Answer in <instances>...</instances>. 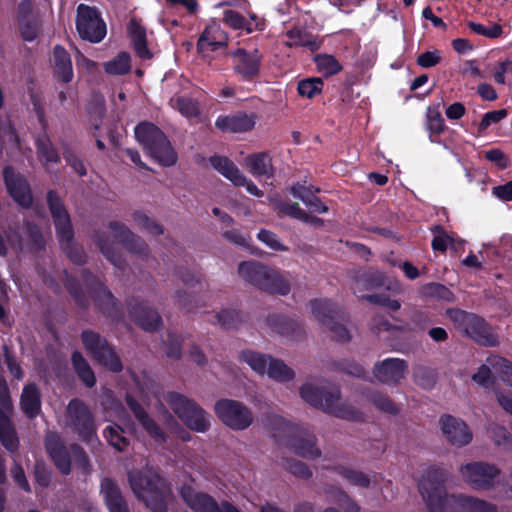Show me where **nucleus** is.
Listing matches in <instances>:
<instances>
[{
  "instance_id": "obj_54",
  "label": "nucleus",
  "mask_w": 512,
  "mask_h": 512,
  "mask_svg": "<svg viewBox=\"0 0 512 512\" xmlns=\"http://www.w3.org/2000/svg\"><path fill=\"white\" fill-rule=\"evenodd\" d=\"M507 116V112L504 109L491 111L482 117V120L479 124V131L482 133L484 132L489 126L492 124H496L500 122L502 119H504Z\"/></svg>"
},
{
  "instance_id": "obj_49",
  "label": "nucleus",
  "mask_w": 512,
  "mask_h": 512,
  "mask_svg": "<svg viewBox=\"0 0 512 512\" xmlns=\"http://www.w3.org/2000/svg\"><path fill=\"white\" fill-rule=\"evenodd\" d=\"M468 26L474 33L488 38H498L502 35V27L499 24L492 23L485 26L480 23L469 22Z\"/></svg>"
},
{
  "instance_id": "obj_15",
  "label": "nucleus",
  "mask_w": 512,
  "mask_h": 512,
  "mask_svg": "<svg viewBox=\"0 0 512 512\" xmlns=\"http://www.w3.org/2000/svg\"><path fill=\"white\" fill-rule=\"evenodd\" d=\"M76 27L81 38L100 42L106 35V25L95 8L80 4L77 8Z\"/></svg>"
},
{
  "instance_id": "obj_48",
  "label": "nucleus",
  "mask_w": 512,
  "mask_h": 512,
  "mask_svg": "<svg viewBox=\"0 0 512 512\" xmlns=\"http://www.w3.org/2000/svg\"><path fill=\"white\" fill-rule=\"evenodd\" d=\"M427 127L431 133L439 134L444 129V119L437 107L427 109Z\"/></svg>"
},
{
  "instance_id": "obj_31",
  "label": "nucleus",
  "mask_w": 512,
  "mask_h": 512,
  "mask_svg": "<svg viewBox=\"0 0 512 512\" xmlns=\"http://www.w3.org/2000/svg\"><path fill=\"white\" fill-rule=\"evenodd\" d=\"M503 364L501 356L490 355L472 375V380L479 386L489 387L493 383V371L498 374L499 366Z\"/></svg>"
},
{
  "instance_id": "obj_39",
  "label": "nucleus",
  "mask_w": 512,
  "mask_h": 512,
  "mask_svg": "<svg viewBox=\"0 0 512 512\" xmlns=\"http://www.w3.org/2000/svg\"><path fill=\"white\" fill-rule=\"evenodd\" d=\"M314 61L317 71L325 77L336 75L342 70V65L332 55L319 54L315 56Z\"/></svg>"
},
{
  "instance_id": "obj_44",
  "label": "nucleus",
  "mask_w": 512,
  "mask_h": 512,
  "mask_svg": "<svg viewBox=\"0 0 512 512\" xmlns=\"http://www.w3.org/2000/svg\"><path fill=\"white\" fill-rule=\"evenodd\" d=\"M135 319L138 325L147 331L155 330L161 322L156 311L143 308L135 313Z\"/></svg>"
},
{
  "instance_id": "obj_46",
  "label": "nucleus",
  "mask_w": 512,
  "mask_h": 512,
  "mask_svg": "<svg viewBox=\"0 0 512 512\" xmlns=\"http://www.w3.org/2000/svg\"><path fill=\"white\" fill-rule=\"evenodd\" d=\"M132 219L137 227L147 231L152 235L161 234L162 228L154 220L150 219L145 213L136 211L132 214Z\"/></svg>"
},
{
  "instance_id": "obj_33",
  "label": "nucleus",
  "mask_w": 512,
  "mask_h": 512,
  "mask_svg": "<svg viewBox=\"0 0 512 512\" xmlns=\"http://www.w3.org/2000/svg\"><path fill=\"white\" fill-rule=\"evenodd\" d=\"M20 405L26 416L36 417L41 410L39 389L34 384H27L22 391Z\"/></svg>"
},
{
  "instance_id": "obj_4",
  "label": "nucleus",
  "mask_w": 512,
  "mask_h": 512,
  "mask_svg": "<svg viewBox=\"0 0 512 512\" xmlns=\"http://www.w3.org/2000/svg\"><path fill=\"white\" fill-rule=\"evenodd\" d=\"M302 399L311 405L344 419L358 420L359 413L352 407L340 403V391L337 387L326 389L307 382L300 389Z\"/></svg>"
},
{
  "instance_id": "obj_18",
  "label": "nucleus",
  "mask_w": 512,
  "mask_h": 512,
  "mask_svg": "<svg viewBox=\"0 0 512 512\" xmlns=\"http://www.w3.org/2000/svg\"><path fill=\"white\" fill-rule=\"evenodd\" d=\"M67 410L70 425L84 441L90 442L96 430L87 407L78 400H72Z\"/></svg>"
},
{
  "instance_id": "obj_13",
  "label": "nucleus",
  "mask_w": 512,
  "mask_h": 512,
  "mask_svg": "<svg viewBox=\"0 0 512 512\" xmlns=\"http://www.w3.org/2000/svg\"><path fill=\"white\" fill-rule=\"evenodd\" d=\"M311 310L315 319L322 323L331 333V337L338 342H347L351 338L349 329L334 320L336 306L327 299H315L311 301Z\"/></svg>"
},
{
  "instance_id": "obj_9",
  "label": "nucleus",
  "mask_w": 512,
  "mask_h": 512,
  "mask_svg": "<svg viewBox=\"0 0 512 512\" xmlns=\"http://www.w3.org/2000/svg\"><path fill=\"white\" fill-rule=\"evenodd\" d=\"M448 315L456 328L484 346H495L497 335L481 317L461 310H449Z\"/></svg>"
},
{
  "instance_id": "obj_47",
  "label": "nucleus",
  "mask_w": 512,
  "mask_h": 512,
  "mask_svg": "<svg viewBox=\"0 0 512 512\" xmlns=\"http://www.w3.org/2000/svg\"><path fill=\"white\" fill-rule=\"evenodd\" d=\"M37 150L40 160L46 165L58 162L59 157L48 138L43 137L37 140Z\"/></svg>"
},
{
  "instance_id": "obj_38",
  "label": "nucleus",
  "mask_w": 512,
  "mask_h": 512,
  "mask_svg": "<svg viewBox=\"0 0 512 512\" xmlns=\"http://www.w3.org/2000/svg\"><path fill=\"white\" fill-rule=\"evenodd\" d=\"M261 290L273 294L287 295L290 292V283L277 270L271 268L269 271V277L267 278V281L264 282Z\"/></svg>"
},
{
  "instance_id": "obj_36",
  "label": "nucleus",
  "mask_w": 512,
  "mask_h": 512,
  "mask_svg": "<svg viewBox=\"0 0 512 512\" xmlns=\"http://www.w3.org/2000/svg\"><path fill=\"white\" fill-rule=\"evenodd\" d=\"M128 32L137 55L142 59L151 58L152 55L146 45V31L140 23L131 20Z\"/></svg>"
},
{
  "instance_id": "obj_63",
  "label": "nucleus",
  "mask_w": 512,
  "mask_h": 512,
  "mask_svg": "<svg viewBox=\"0 0 512 512\" xmlns=\"http://www.w3.org/2000/svg\"><path fill=\"white\" fill-rule=\"evenodd\" d=\"M493 194L504 201L512 200V181L493 188Z\"/></svg>"
},
{
  "instance_id": "obj_51",
  "label": "nucleus",
  "mask_w": 512,
  "mask_h": 512,
  "mask_svg": "<svg viewBox=\"0 0 512 512\" xmlns=\"http://www.w3.org/2000/svg\"><path fill=\"white\" fill-rule=\"evenodd\" d=\"M282 467L285 470L289 471L290 473L294 474L295 476L301 478H309L311 476L310 469L304 463L295 459H283Z\"/></svg>"
},
{
  "instance_id": "obj_60",
  "label": "nucleus",
  "mask_w": 512,
  "mask_h": 512,
  "mask_svg": "<svg viewBox=\"0 0 512 512\" xmlns=\"http://www.w3.org/2000/svg\"><path fill=\"white\" fill-rule=\"evenodd\" d=\"M453 239L444 231H440L432 241V248L437 251H445L448 245L452 243Z\"/></svg>"
},
{
  "instance_id": "obj_27",
  "label": "nucleus",
  "mask_w": 512,
  "mask_h": 512,
  "mask_svg": "<svg viewBox=\"0 0 512 512\" xmlns=\"http://www.w3.org/2000/svg\"><path fill=\"white\" fill-rule=\"evenodd\" d=\"M243 165L251 175L257 178H270L274 174L272 157L266 152L246 156Z\"/></svg>"
},
{
  "instance_id": "obj_58",
  "label": "nucleus",
  "mask_w": 512,
  "mask_h": 512,
  "mask_svg": "<svg viewBox=\"0 0 512 512\" xmlns=\"http://www.w3.org/2000/svg\"><path fill=\"white\" fill-rule=\"evenodd\" d=\"M342 475L344 478H346L349 482H351L354 485L358 486H367L369 484V479L360 472L353 471L350 469H342Z\"/></svg>"
},
{
  "instance_id": "obj_57",
  "label": "nucleus",
  "mask_w": 512,
  "mask_h": 512,
  "mask_svg": "<svg viewBox=\"0 0 512 512\" xmlns=\"http://www.w3.org/2000/svg\"><path fill=\"white\" fill-rule=\"evenodd\" d=\"M441 59V53L437 50L435 51H427L422 53L418 57V64L423 68H429L437 65Z\"/></svg>"
},
{
  "instance_id": "obj_8",
  "label": "nucleus",
  "mask_w": 512,
  "mask_h": 512,
  "mask_svg": "<svg viewBox=\"0 0 512 512\" xmlns=\"http://www.w3.org/2000/svg\"><path fill=\"white\" fill-rule=\"evenodd\" d=\"M462 480L478 491H495L501 481V470L488 462H471L459 468Z\"/></svg>"
},
{
  "instance_id": "obj_41",
  "label": "nucleus",
  "mask_w": 512,
  "mask_h": 512,
  "mask_svg": "<svg viewBox=\"0 0 512 512\" xmlns=\"http://www.w3.org/2000/svg\"><path fill=\"white\" fill-rule=\"evenodd\" d=\"M72 362L77 374L82 379V381L88 387L94 386L96 382L94 373L84 357L79 352H74L72 355Z\"/></svg>"
},
{
  "instance_id": "obj_61",
  "label": "nucleus",
  "mask_w": 512,
  "mask_h": 512,
  "mask_svg": "<svg viewBox=\"0 0 512 512\" xmlns=\"http://www.w3.org/2000/svg\"><path fill=\"white\" fill-rule=\"evenodd\" d=\"M365 298L372 303L386 306L391 310H398L400 308V303L397 300L389 299L384 296L368 295V296H365Z\"/></svg>"
},
{
  "instance_id": "obj_21",
  "label": "nucleus",
  "mask_w": 512,
  "mask_h": 512,
  "mask_svg": "<svg viewBox=\"0 0 512 512\" xmlns=\"http://www.w3.org/2000/svg\"><path fill=\"white\" fill-rule=\"evenodd\" d=\"M230 55L233 58L234 71L243 79H251L259 73L262 55L256 48L250 50L238 48Z\"/></svg>"
},
{
  "instance_id": "obj_55",
  "label": "nucleus",
  "mask_w": 512,
  "mask_h": 512,
  "mask_svg": "<svg viewBox=\"0 0 512 512\" xmlns=\"http://www.w3.org/2000/svg\"><path fill=\"white\" fill-rule=\"evenodd\" d=\"M21 36L25 41H32L37 37V23L30 19H22L18 21Z\"/></svg>"
},
{
  "instance_id": "obj_2",
  "label": "nucleus",
  "mask_w": 512,
  "mask_h": 512,
  "mask_svg": "<svg viewBox=\"0 0 512 512\" xmlns=\"http://www.w3.org/2000/svg\"><path fill=\"white\" fill-rule=\"evenodd\" d=\"M135 497L153 512H166L172 499V491L158 471L145 467L128 474Z\"/></svg>"
},
{
  "instance_id": "obj_7",
  "label": "nucleus",
  "mask_w": 512,
  "mask_h": 512,
  "mask_svg": "<svg viewBox=\"0 0 512 512\" xmlns=\"http://www.w3.org/2000/svg\"><path fill=\"white\" fill-rule=\"evenodd\" d=\"M240 359L245 362L255 373L266 375L276 382L285 383L294 379L295 373L292 368L281 359L269 354L253 350H246L240 354Z\"/></svg>"
},
{
  "instance_id": "obj_50",
  "label": "nucleus",
  "mask_w": 512,
  "mask_h": 512,
  "mask_svg": "<svg viewBox=\"0 0 512 512\" xmlns=\"http://www.w3.org/2000/svg\"><path fill=\"white\" fill-rule=\"evenodd\" d=\"M257 238L259 239V241H261L267 247H269L270 249H272L274 251H287L288 250V247L286 245H284L279 240L277 235L269 230H265V229L260 230L257 235Z\"/></svg>"
},
{
  "instance_id": "obj_20",
  "label": "nucleus",
  "mask_w": 512,
  "mask_h": 512,
  "mask_svg": "<svg viewBox=\"0 0 512 512\" xmlns=\"http://www.w3.org/2000/svg\"><path fill=\"white\" fill-rule=\"evenodd\" d=\"M439 424L444 438L451 445L462 447L472 441V432L461 419L445 415L440 418Z\"/></svg>"
},
{
  "instance_id": "obj_25",
  "label": "nucleus",
  "mask_w": 512,
  "mask_h": 512,
  "mask_svg": "<svg viewBox=\"0 0 512 512\" xmlns=\"http://www.w3.org/2000/svg\"><path fill=\"white\" fill-rule=\"evenodd\" d=\"M180 492L183 500L194 512H221V505L219 506L212 497L195 491L189 485L183 486Z\"/></svg>"
},
{
  "instance_id": "obj_16",
  "label": "nucleus",
  "mask_w": 512,
  "mask_h": 512,
  "mask_svg": "<svg viewBox=\"0 0 512 512\" xmlns=\"http://www.w3.org/2000/svg\"><path fill=\"white\" fill-rule=\"evenodd\" d=\"M106 419L108 421H119L125 426V429L118 424H112L105 428L104 437L107 442L118 451L125 450L129 445L128 438L124 435L125 430H130V425L126 422V414L124 408L117 402H112L111 406L106 409Z\"/></svg>"
},
{
  "instance_id": "obj_10",
  "label": "nucleus",
  "mask_w": 512,
  "mask_h": 512,
  "mask_svg": "<svg viewBox=\"0 0 512 512\" xmlns=\"http://www.w3.org/2000/svg\"><path fill=\"white\" fill-rule=\"evenodd\" d=\"M166 399L174 413L191 430L204 433L210 428L212 417L195 402L177 393H169Z\"/></svg>"
},
{
  "instance_id": "obj_14",
  "label": "nucleus",
  "mask_w": 512,
  "mask_h": 512,
  "mask_svg": "<svg viewBox=\"0 0 512 512\" xmlns=\"http://www.w3.org/2000/svg\"><path fill=\"white\" fill-rule=\"evenodd\" d=\"M82 341L86 350L105 368L113 372H118L122 369L119 357L100 335L91 331H84L82 333Z\"/></svg>"
},
{
  "instance_id": "obj_12",
  "label": "nucleus",
  "mask_w": 512,
  "mask_h": 512,
  "mask_svg": "<svg viewBox=\"0 0 512 512\" xmlns=\"http://www.w3.org/2000/svg\"><path fill=\"white\" fill-rule=\"evenodd\" d=\"M214 411L219 420L232 430H245L253 422L251 410L236 400L221 399L215 403Z\"/></svg>"
},
{
  "instance_id": "obj_17",
  "label": "nucleus",
  "mask_w": 512,
  "mask_h": 512,
  "mask_svg": "<svg viewBox=\"0 0 512 512\" xmlns=\"http://www.w3.org/2000/svg\"><path fill=\"white\" fill-rule=\"evenodd\" d=\"M211 166L236 187H244L246 191L256 197L263 196L257 185L247 178L237 165L227 157L214 156L210 158Z\"/></svg>"
},
{
  "instance_id": "obj_19",
  "label": "nucleus",
  "mask_w": 512,
  "mask_h": 512,
  "mask_svg": "<svg viewBox=\"0 0 512 512\" xmlns=\"http://www.w3.org/2000/svg\"><path fill=\"white\" fill-rule=\"evenodd\" d=\"M408 364L400 358H387L377 362L373 367L374 377L386 385H398L407 373Z\"/></svg>"
},
{
  "instance_id": "obj_1",
  "label": "nucleus",
  "mask_w": 512,
  "mask_h": 512,
  "mask_svg": "<svg viewBox=\"0 0 512 512\" xmlns=\"http://www.w3.org/2000/svg\"><path fill=\"white\" fill-rule=\"evenodd\" d=\"M443 470L430 468L419 482V491L430 512H498L497 505L467 495H448Z\"/></svg>"
},
{
  "instance_id": "obj_56",
  "label": "nucleus",
  "mask_w": 512,
  "mask_h": 512,
  "mask_svg": "<svg viewBox=\"0 0 512 512\" xmlns=\"http://www.w3.org/2000/svg\"><path fill=\"white\" fill-rule=\"evenodd\" d=\"M371 401L376 405V407L384 412L395 413L397 411L393 402L388 397L380 393L372 394Z\"/></svg>"
},
{
  "instance_id": "obj_5",
  "label": "nucleus",
  "mask_w": 512,
  "mask_h": 512,
  "mask_svg": "<svg viewBox=\"0 0 512 512\" xmlns=\"http://www.w3.org/2000/svg\"><path fill=\"white\" fill-rule=\"evenodd\" d=\"M268 425L274 437L287 436L289 438L287 445L297 455L311 459L320 456V450L316 446V438L313 435L280 416H273Z\"/></svg>"
},
{
  "instance_id": "obj_24",
  "label": "nucleus",
  "mask_w": 512,
  "mask_h": 512,
  "mask_svg": "<svg viewBox=\"0 0 512 512\" xmlns=\"http://www.w3.org/2000/svg\"><path fill=\"white\" fill-rule=\"evenodd\" d=\"M255 124L256 116L246 113L219 116L215 122V126L225 133L248 132L254 128Z\"/></svg>"
},
{
  "instance_id": "obj_30",
  "label": "nucleus",
  "mask_w": 512,
  "mask_h": 512,
  "mask_svg": "<svg viewBox=\"0 0 512 512\" xmlns=\"http://www.w3.org/2000/svg\"><path fill=\"white\" fill-rule=\"evenodd\" d=\"M4 392L0 395V401L2 404V410H0V439L3 445L11 452L16 450L18 446V440L16 438L14 430L10 427V424L4 415V410L10 409V402L6 395V387L3 388Z\"/></svg>"
},
{
  "instance_id": "obj_62",
  "label": "nucleus",
  "mask_w": 512,
  "mask_h": 512,
  "mask_svg": "<svg viewBox=\"0 0 512 512\" xmlns=\"http://www.w3.org/2000/svg\"><path fill=\"white\" fill-rule=\"evenodd\" d=\"M336 502L345 512H359L357 504L342 492H339Z\"/></svg>"
},
{
  "instance_id": "obj_11",
  "label": "nucleus",
  "mask_w": 512,
  "mask_h": 512,
  "mask_svg": "<svg viewBox=\"0 0 512 512\" xmlns=\"http://www.w3.org/2000/svg\"><path fill=\"white\" fill-rule=\"evenodd\" d=\"M47 201L52 218L56 227L57 235L61 247L67 252L68 256L76 263L83 261V256H74L72 252L73 230L69 214L59 197L54 192H49Z\"/></svg>"
},
{
  "instance_id": "obj_43",
  "label": "nucleus",
  "mask_w": 512,
  "mask_h": 512,
  "mask_svg": "<svg viewBox=\"0 0 512 512\" xmlns=\"http://www.w3.org/2000/svg\"><path fill=\"white\" fill-rule=\"evenodd\" d=\"M105 71L113 75H122L130 70V56L126 52L119 53L115 58L104 64Z\"/></svg>"
},
{
  "instance_id": "obj_23",
  "label": "nucleus",
  "mask_w": 512,
  "mask_h": 512,
  "mask_svg": "<svg viewBox=\"0 0 512 512\" xmlns=\"http://www.w3.org/2000/svg\"><path fill=\"white\" fill-rule=\"evenodd\" d=\"M5 183L9 194L22 207H29L32 203V194L25 178L16 174L11 168L4 170Z\"/></svg>"
},
{
  "instance_id": "obj_35",
  "label": "nucleus",
  "mask_w": 512,
  "mask_h": 512,
  "mask_svg": "<svg viewBox=\"0 0 512 512\" xmlns=\"http://www.w3.org/2000/svg\"><path fill=\"white\" fill-rule=\"evenodd\" d=\"M127 403L130 409L133 411L135 417L139 420L143 428L146 430V432L156 441L163 440L164 434L157 427V425L146 415L143 408L140 406V404L137 403L133 396H127Z\"/></svg>"
},
{
  "instance_id": "obj_3",
  "label": "nucleus",
  "mask_w": 512,
  "mask_h": 512,
  "mask_svg": "<svg viewBox=\"0 0 512 512\" xmlns=\"http://www.w3.org/2000/svg\"><path fill=\"white\" fill-rule=\"evenodd\" d=\"M96 241L103 255L118 268H122L118 251L120 243L134 255L142 257L148 254L146 243L119 222H110L106 230L96 234Z\"/></svg>"
},
{
  "instance_id": "obj_26",
  "label": "nucleus",
  "mask_w": 512,
  "mask_h": 512,
  "mask_svg": "<svg viewBox=\"0 0 512 512\" xmlns=\"http://www.w3.org/2000/svg\"><path fill=\"white\" fill-rule=\"evenodd\" d=\"M46 449L53 459L57 468L63 473L68 474L71 469V461L67 450L55 433H48L45 439Z\"/></svg>"
},
{
  "instance_id": "obj_59",
  "label": "nucleus",
  "mask_w": 512,
  "mask_h": 512,
  "mask_svg": "<svg viewBox=\"0 0 512 512\" xmlns=\"http://www.w3.org/2000/svg\"><path fill=\"white\" fill-rule=\"evenodd\" d=\"M512 70V59L507 58L500 62L494 69V79L499 84H505V73Z\"/></svg>"
},
{
  "instance_id": "obj_37",
  "label": "nucleus",
  "mask_w": 512,
  "mask_h": 512,
  "mask_svg": "<svg viewBox=\"0 0 512 512\" xmlns=\"http://www.w3.org/2000/svg\"><path fill=\"white\" fill-rule=\"evenodd\" d=\"M290 191L291 194L299 198L311 212L326 213L328 211L327 206L316 198L308 188L302 185H295L291 187Z\"/></svg>"
},
{
  "instance_id": "obj_42",
  "label": "nucleus",
  "mask_w": 512,
  "mask_h": 512,
  "mask_svg": "<svg viewBox=\"0 0 512 512\" xmlns=\"http://www.w3.org/2000/svg\"><path fill=\"white\" fill-rule=\"evenodd\" d=\"M170 105L172 108L178 110L184 117L196 118L199 115L198 104L192 99L175 97L170 100Z\"/></svg>"
},
{
  "instance_id": "obj_64",
  "label": "nucleus",
  "mask_w": 512,
  "mask_h": 512,
  "mask_svg": "<svg viewBox=\"0 0 512 512\" xmlns=\"http://www.w3.org/2000/svg\"><path fill=\"white\" fill-rule=\"evenodd\" d=\"M503 365L499 366L498 374L501 379L512 387V363L503 358Z\"/></svg>"
},
{
  "instance_id": "obj_28",
  "label": "nucleus",
  "mask_w": 512,
  "mask_h": 512,
  "mask_svg": "<svg viewBox=\"0 0 512 512\" xmlns=\"http://www.w3.org/2000/svg\"><path fill=\"white\" fill-rule=\"evenodd\" d=\"M271 268L256 261H246L239 264L238 274L246 282L262 289L264 282L269 277Z\"/></svg>"
},
{
  "instance_id": "obj_52",
  "label": "nucleus",
  "mask_w": 512,
  "mask_h": 512,
  "mask_svg": "<svg viewBox=\"0 0 512 512\" xmlns=\"http://www.w3.org/2000/svg\"><path fill=\"white\" fill-rule=\"evenodd\" d=\"M422 293L425 296L436 297L447 301L452 299V293L450 290L438 283H430L425 285L422 288Z\"/></svg>"
},
{
  "instance_id": "obj_6",
  "label": "nucleus",
  "mask_w": 512,
  "mask_h": 512,
  "mask_svg": "<svg viewBox=\"0 0 512 512\" xmlns=\"http://www.w3.org/2000/svg\"><path fill=\"white\" fill-rule=\"evenodd\" d=\"M135 136L147 154L163 166L174 165L177 154L166 135L151 123H141L135 127Z\"/></svg>"
},
{
  "instance_id": "obj_45",
  "label": "nucleus",
  "mask_w": 512,
  "mask_h": 512,
  "mask_svg": "<svg viewBox=\"0 0 512 512\" xmlns=\"http://www.w3.org/2000/svg\"><path fill=\"white\" fill-rule=\"evenodd\" d=\"M323 89V81L321 78L313 77L301 80L298 83L297 90L302 97L313 98L319 95Z\"/></svg>"
},
{
  "instance_id": "obj_22",
  "label": "nucleus",
  "mask_w": 512,
  "mask_h": 512,
  "mask_svg": "<svg viewBox=\"0 0 512 512\" xmlns=\"http://www.w3.org/2000/svg\"><path fill=\"white\" fill-rule=\"evenodd\" d=\"M227 45L226 33L217 22L209 23L201 34L197 47L203 57H208L210 52L216 51Z\"/></svg>"
},
{
  "instance_id": "obj_34",
  "label": "nucleus",
  "mask_w": 512,
  "mask_h": 512,
  "mask_svg": "<svg viewBox=\"0 0 512 512\" xmlns=\"http://www.w3.org/2000/svg\"><path fill=\"white\" fill-rule=\"evenodd\" d=\"M270 202L275 205L276 209L283 212L284 214L296 218L305 223H309L312 225H321L322 221L319 218L312 217L308 215L305 211H303L299 204L293 203L289 204L278 199L277 196H270Z\"/></svg>"
},
{
  "instance_id": "obj_53",
  "label": "nucleus",
  "mask_w": 512,
  "mask_h": 512,
  "mask_svg": "<svg viewBox=\"0 0 512 512\" xmlns=\"http://www.w3.org/2000/svg\"><path fill=\"white\" fill-rule=\"evenodd\" d=\"M224 22L234 29H245L247 32H252L253 27L250 24H246L245 19L232 10H227L224 12L223 16Z\"/></svg>"
},
{
  "instance_id": "obj_32",
  "label": "nucleus",
  "mask_w": 512,
  "mask_h": 512,
  "mask_svg": "<svg viewBox=\"0 0 512 512\" xmlns=\"http://www.w3.org/2000/svg\"><path fill=\"white\" fill-rule=\"evenodd\" d=\"M52 61L55 76L64 83L70 82L73 78V69L68 52L64 48L56 46Z\"/></svg>"
},
{
  "instance_id": "obj_29",
  "label": "nucleus",
  "mask_w": 512,
  "mask_h": 512,
  "mask_svg": "<svg viewBox=\"0 0 512 512\" xmlns=\"http://www.w3.org/2000/svg\"><path fill=\"white\" fill-rule=\"evenodd\" d=\"M100 492L110 512H129L128 505L114 481L109 478L103 479Z\"/></svg>"
},
{
  "instance_id": "obj_40",
  "label": "nucleus",
  "mask_w": 512,
  "mask_h": 512,
  "mask_svg": "<svg viewBox=\"0 0 512 512\" xmlns=\"http://www.w3.org/2000/svg\"><path fill=\"white\" fill-rule=\"evenodd\" d=\"M287 37L289 38L287 41L288 46H304L308 47L312 51L319 48V42L317 39L313 35L301 30H290L287 32Z\"/></svg>"
}]
</instances>
